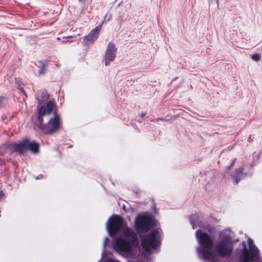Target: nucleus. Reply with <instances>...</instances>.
<instances>
[{
    "mask_svg": "<svg viewBox=\"0 0 262 262\" xmlns=\"http://www.w3.org/2000/svg\"><path fill=\"white\" fill-rule=\"evenodd\" d=\"M42 95L43 96H42V97L43 99H47L48 97V95H47L46 92H43Z\"/></svg>",
    "mask_w": 262,
    "mask_h": 262,
    "instance_id": "nucleus-16",
    "label": "nucleus"
},
{
    "mask_svg": "<svg viewBox=\"0 0 262 262\" xmlns=\"http://www.w3.org/2000/svg\"><path fill=\"white\" fill-rule=\"evenodd\" d=\"M243 170H244V169L243 168H240L237 169L236 171L237 176H238V175L242 174L243 172Z\"/></svg>",
    "mask_w": 262,
    "mask_h": 262,
    "instance_id": "nucleus-14",
    "label": "nucleus"
},
{
    "mask_svg": "<svg viewBox=\"0 0 262 262\" xmlns=\"http://www.w3.org/2000/svg\"><path fill=\"white\" fill-rule=\"evenodd\" d=\"M2 198V196L1 194H0V200Z\"/></svg>",
    "mask_w": 262,
    "mask_h": 262,
    "instance_id": "nucleus-22",
    "label": "nucleus"
},
{
    "mask_svg": "<svg viewBox=\"0 0 262 262\" xmlns=\"http://www.w3.org/2000/svg\"><path fill=\"white\" fill-rule=\"evenodd\" d=\"M7 146L11 152L17 151L19 154H23L28 149L32 152L36 154L38 151L39 148V145L37 143L33 141L30 142L28 140H25L19 143H8Z\"/></svg>",
    "mask_w": 262,
    "mask_h": 262,
    "instance_id": "nucleus-4",
    "label": "nucleus"
},
{
    "mask_svg": "<svg viewBox=\"0 0 262 262\" xmlns=\"http://www.w3.org/2000/svg\"><path fill=\"white\" fill-rule=\"evenodd\" d=\"M233 247L227 238L219 241L215 246V250L221 257L229 256L232 253Z\"/></svg>",
    "mask_w": 262,
    "mask_h": 262,
    "instance_id": "nucleus-9",
    "label": "nucleus"
},
{
    "mask_svg": "<svg viewBox=\"0 0 262 262\" xmlns=\"http://www.w3.org/2000/svg\"><path fill=\"white\" fill-rule=\"evenodd\" d=\"M145 115V113H142V114H141V117H143Z\"/></svg>",
    "mask_w": 262,
    "mask_h": 262,
    "instance_id": "nucleus-21",
    "label": "nucleus"
},
{
    "mask_svg": "<svg viewBox=\"0 0 262 262\" xmlns=\"http://www.w3.org/2000/svg\"><path fill=\"white\" fill-rule=\"evenodd\" d=\"M196 216L195 215H194V217H195ZM193 216H191L190 217H189V220H190V222L191 223V224L192 225V227L193 228H194V221L192 220V218H193Z\"/></svg>",
    "mask_w": 262,
    "mask_h": 262,
    "instance_id": "nucleus-15",
    "label": "nucleus"
},
{
    "mask_svg": "<svg viewBox=\"0 0 262 262\" xmlns=\"http://www.w3.org/2000/svg\"><path fill=\"white\" fill-rule=\"evenodd\" d=\"M101 29V25L97 26L88 35L85 37L84 40L85 42L93 43L99 36V33Z\"/></svg>",
    "mask_w": 262,
    "mask_h": 262,
    "instance_id": "nucleus-11",
    "label": "nucleus"
},
{
    "mask_svg": "<svg viewBox=\"0 0 262 262\" xmlns=\"http://www.w3.org/2000/svg\"><path fill=\"white\" fill-rule=\"evenodd\" d=\"M106 262H120V261H118V260H113L112 259H110V260H108Z\"/></svg>",
    "mask_w": 262,
    "mask_h": 262,
    "instance_id": "nucleus-20",
    "label": "nucleus"
},
{
    "mask_svg": "<svg viewBox=\"0 0 262 262\" xmlns=\"http://www.w3.org/2000/svg\"><path fill=\"white\" fill-rule=\"evenodd\" d=\"M117 50V49L114 43L109 42L108 43L104 56L105 65L106 66H108L110 62L115 60Z\"/></svg>",
    "mask_w": 262,
    "mask_h": 262,
    "instance_id": "nucleus-10",
    "label": "nucleus"
},
{
    "mask_svg": "<svg viewBox=\"0 0 262 262\" xmlns=\"http://www.w3.org/2000/svg\"><path fill=\"white\" fill-rule=\"evenodd\" d=\"M260 56L258 54H254L252 56V59L254 61H258L260 59Z\"/></svg>",
    "mask_w": 262,
    "mask_h": 262,
    "instance_id": "nucleus-13",
    "label": "nucleus"
},
{
    "mask_svg": "<svg viewBox=\"0 0 262 262\" xmlns=\"http://www.w3.org/2000/svg\"><path fill=\"white\" fill-rule=\"evenodd\" d=\"M196 236L202 246V247L198 249V252L201 254L205 259L214 262L215 256L211 251L213 243L210 237L200 230L196 231Z\"/></svg>",
    "mask_w": 262,
    "mask_h": 262,
    "instance_id": "nucleus-3",
    "label": "nucleus"
},
{
    "mask_svg": "<svg viewBox=\"0 0 262 262\" xmlns=\"http://www.w3.org/2000/svg\"><path fill=\"white\" fill-rule=\"evenodd\" d=\"M241 180V178H238V176H236L235 177V184H237L238 183V182L240 181Z\"/></svg>",
    "mask_w": 262,
    "mask_h": 262,
    "instance_id": "nucleus-17",
    "label": "nucleus"
},
{
    "mask_svg": "<svg viewBox=\"0 0 262 262\" xmlns=\"http://www.w3.org/2000/svg\"><path fill=\"white\" fill-rule=\"evenodd\" d=\"M54 107V103L50 101L48 102L47 107L42 106L38 110L39 126L47 134L56 132L59 128V116L55 112H54L53 117L50 116Z\"/></svg>",
    "mask_w": 262,
    "mask_h": 262,
    "instance_id": "nucleus-1",
    "label": "nucleus"
},
{
    "mask_svg": "<svg viewBox=\"0 0 262 262\" xmlns=\"http://www.w3.org/2000/svg\"><path fill=\"white\" fill-rule=\"evenodd\" d=\"M123 224V220L122 217L117 215H113L111 216L106 223V228L111 236L116 235Z\"/></svg>",
    "mask_w": 262,
    "mask_h": 262,
    "instance_id": "nucleus-8",
    "label": "nucleus"
},
{
    "mask_svg": "<svg viewBox=\"0 0 262 262\" xmlns=\"http://www.w3.org/2000/svg\"><path fill=\"white\" fill-rule=\"evenodd\" d=\"M235 160H236V159L233 160V161H232V162L230 166L228 168V170H229L231 168V167L234 165Z\"/></svg>",
    "mask_w": 262,
    "mask_h": 262,
    "instance_id": "nucleus-19",
    "label": "nucleus"
},
{
    "mask_svg": "<svg viewBox=\"0 0 262 262\" xmlns=\"http://www.w3.org/2000/svg\"><path fill=\"white\" fill-rule=\"evenodd\" d=\"M108 240V238H107V237H106V238H105V239H104V243H103V247H104V248H105V246H106V244H107V243Z\"/></svg>",
    "mask_w": 262,
    "mask_h": 262,
    "instance_id": "nucleus-18",
    "label": "nucleus"
},
{
    "mask_svg": "<svg viewBox=\"0 0 262 262\" xmlns=\"http://www.w3.org/2000/svg\"><path fill=\"white\" fill-rule=\"evenodd\" d=\"M160 244L159 234L156 230H154L150 234L144 237L141 241L143 249L148 252L151 249H155Z\"/></svg>",
    "mask_w": 262,
    "mask_h": 262,
    "instance_id": "nucleus-6",
    "label": "nucleus"
},
{
    "mask_svg": "<svg viewBox=\"0 0 262 262\" xmlns=\"http://www.w3.org/2000/svg\"><path fill=\"white\" fill-rule=\"evenodd\" d=\"M248 242L249 245L250 251L246 248L245 243L244 242V246L242 249V262H251L252 260L259 258L258 250L253 245V242L251 238H249Z\"/></svg>",
    "mask_w": 262,
    "mask_h": 262,
    "instance_id": "nucleus-5",
    "label": "nucleus"
},
{
    "mask_svg": "<svg viewBox=\"0 0 262 262\" xmlns=\"http://www.w3.org/2000/svg\"><path fill=\"white\" fill-rule=\"evenodd\" d=\"M124 234L126 239L118 238L114 244V248L118 252H122L126 253L128 256L131 258H136L139 254L138 248L133 247L135 243H138V238L134 231L128 228L124 230Z\"/></svg>",
    "mask_w": 262,
    "mask_h": 262,
    "instance_id": "nucleus-2",
    "label": "nucleus"
},
{
    "mask_svg": "<svg viewBox=\"0 0 262 262\" xmlns=\"http://www.w3.org/2000/svg\"><path fill=\"white\" fill-rule=\"evenodd\" d=\"M155 221L152 217L141 215L136 219L135 227L139 233L147 232L154 226Z\"/></svg>",
    "mask_w": 262,
    "mask_h": 262,
    "instance_id": "nucleus-7",
    "label": "nucleus"
},
{
    "mask_svg": "<svg viewBox=\"0 0 262 262\" xmlns=\"http://www.w3.org/2000/svg\"><path fill=\"white\" fill-rule=\"evenodd\" d=\"M38 64H37L38 67H40V69L38 71L39 75H41L43 74L45 71V65L44 64L41 62L39 61L38 62Z\"/></svg>",
    "mask_w": 262,
    "mask_h": 262,
    "instance_id": "nucleus-12",
    "label": "nucleus"
},
{
    "mask_svg": "<svg viewBox=\"0 0 262 262\" xmlns=\"http://www.w3.org/2000/svg\"><path fill=\"white\" fill-rule=\"evenodd\" d=\"M79 1H81L82 0H79Z\"/></svg>",
    "mask_w": 262,
    "mask_h": 262,
    "instance_id": "nucleus-23",
    "label": "nucleus"
}]
</instances>
